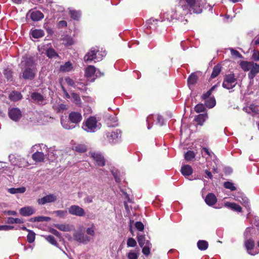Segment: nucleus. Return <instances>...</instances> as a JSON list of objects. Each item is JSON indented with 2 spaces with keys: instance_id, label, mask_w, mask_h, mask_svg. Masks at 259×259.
<instances>
[{
  "instance_id": "nucleus-29",
  "label": "nucleus",
  "mask_w": 259,
  "mask_h": 259,
  "mask_svg": "<svg viewBox=\"0 0 259 259\" xmlns=\"http://www.w3.org/2000/svg\"><path fill=\"white\" fill-rule=\"evenodd\" d=\"M207 118L208 116L207 114H200L195 117V120L199 125H202Z\"/></svg>"
},
{
  "instance_id": "nucleus-13",
  "label": "nucleus",
  "mask_w": 259,
  "mask_h": 259,
  "mask_svg": "<svg viewBox=\"0 0 259 259\" xmlns=\"http://www.w3.org/2000/svg\"><path fill=\"white\" fill-rule=\"evenodd\" d=\"M91 157L96 164L100 166H103L105 165V160L103 156L99 153L93 152L90 153Z\"/></svg>"
},
{
  "instance_id": "nucleus-44",
  "label": "nucleus",
  "mask_w": 259,
  "mask_h": 259,
  "mask_svg": "<svg viewBox=\"0 0 259 259\" xmlns=\"http://www.w3.org/2000/svg\"><path fill=\"white\" fill-rule=\"evenodd\" d=\"M113 176L114 177V179L116 182L119 183L121 181L120 178V174L119 172L116 169H112L111 170Z\"/></svg>"
},
{
  "instance_id": "nucleus-59",
  "label": "nucleus",
  "mask_w": 259,
  "mask_h": 259,
  "mask_svg": "<svg viewBox=\"0 0 259 259\" xmlns=\"http://www.w3.org/2000/svg\"><path fill=\"white\" fill-rule=\"evenodd\" d=\"M252 58L254 61H259V51L254 50Z\"/></svg>"
},
{
  "instance_id": "nucleus-46",
  "label": "nucleus",
  "mask_w": 259,
  "mask_h": 259,
  "mask_svg": "<svg viewBox=\"0 0 259 259\" xmlns=\"http://www.w3.org/2000/svg\"><path fill=\"white\" fill-rule=\"evenodd\" d=\"M27 239L28 242L32 243L35 240V233L32 231H29Z\"/></svg>"
},
{
  "instance_id": "nucleus-55",
  "label": "nucleus",
  "mask_w": 259,
  "mask_h": 259,
  "mask_svg": "<svg viewBox=\"0 0 259 259\" xmlns=\"http://www.w3.org/2000/svg\"><path fill=\"white\" fill-rule=\"evenodd\" d=\"M128 259H138L139 255L137 253L130 251L127 255Z\"/></svg>"
},
{
  "instance_id": "nucleus-38",
  "label": "nucleus",
  "mask_w": 259,
  "mask_h": 259,
  "mask_svg": "<svg viewBox=\"0 0 259 259\" xmlns=\"http://www.w3.org/2000/svg\"><path fill=\"white\" fill-rule=\"evenodd\" d=\"M137 239L140 247H142L146 243L147 244V242H150L149 240H146L145 236L142 235H138Z\"/></svg>"
},
{
  "instance_id": "nucleus-49",
  "label": "nucleus",
  "mask_w": 259,
  "mask_h": 259,
  "mask_svg": "<svg viewBox=\"0 0 259 259\" xmlns=\"http://www.w3.org/2000/svg\"><path fill=\"white\" fill-rule=\"evenodd\" d=\"M45 237V239L52 245H57V241H56V240L55 239V238L53 236L48 235V236H46Z\"/></svg>"
},
{
  "instance_id": "nucleus-60",
  "label": "nucleus",
  "mask_w": 259,
  "mask_h": 259,
  "mask_svg": "<svg viewBox=\"0 0 259 259\" xmlns=\"http://www.w3.org/2000/svg\"><path fill=\"white\" fill-rule=\"evenodd\" d=\"M135 227L140 231H143L144 228V225L140 222H136L135 224Z\"/></svg>"
},
{
  "instance_id": "nucleus-4",
  "label": "nucleus",
  "mask_w": 259,
  "mask_h": 259,
  "mask_svg": "<svg viewBox=\"0 0 259 259\" xmlns=\"http://www.w3.org/2000/svg\"><path fill=\"white\" fill-rule=\"evenodd\" d=\"M106 55V53L105 50L103 49L100 50L97 47H93L84 56V61L87 63H90L92 61L99 62L103 59Z\"/></svg>"
},
{
  "instance_id": "nucleus-54",
  "label": "nucleus",
  "mask_w": 259,
  "mask_h": 259,
  "mask_svg": "<svg viewBox=\"0 0 259 259\" xmlns=\"http://www.w3.org/2000/svg\"><path fill=\"white\" fill-rule=\"evenodd\" d=\"M216 86V85H213L208 91H207L206 93L203 94L202 96V98L203 99H206L207 98H208L211 95L212 91L214 90Z\"/></svg>"
},
{
  "instance_id": "nucleus-15",
  "label": "nucleus",
  "mask_w": 259,
  "mask_h": 259,
  "mask_svg": "<svg viewBox=\"0 0 259 259\" xmlns=\"http://www.w3.org/2000/svg\"><path fill=\"white\" fill-rule=\"evenodd\" d=\"M27 15H29L31 19L33 21H38L44 18L43 14L37 10H30L27 13Z\"/></svg>"
},
{
  "instance_id": "nucleus-18",
  "label": "nucleus",
  "mask_w": 259,
  "mask_h": 259,
  "mask_svg": "<svg viewBox=\"0 0 259 259\" xmlns=\"http://www.w3.org/2000/svg\"><path fill=\"white\" fill-rule=\"evenodd\" d=\"M55 227L59 230L64 232H68L72 230L73 226L68 224H58L55 225Z\"/></svg>"
},
{
  "instance_id": "nucleus-28",
  "label": "nucleus",
  "mask_w": 259,
  "mask_h": 259,
  "mask_svg": "<svg viewBox=\"0 0 259 259\" xmlns=\"http://www.w3.org/2000/svg\"><path fill=\"white\" fill-rule=\"evenodd\" d=\"M225 206L231 208L232 210L235 211L239 212L242 211L241 207L235 203L226 202L225 203Z\"/></svg>"
},
{
  "instance_id": "nucleus-20",
  "label": "nucleus",
  "mask_w": 259,
  "mask_h": 259,
  "mask_svg": "<svg viewBox=\"0 0 259 259\" xmlns=\"http://www.w3.org/2000/svg\"><path fill=\"white\" fill-rule=\"evenodd\" d=\"M217 201V199L215 196L212 193L208 194L205 199L206 203L209 206L214 204Z\"/></svg>"
},
{
  "instance_id": "nucleus-3",
  "label": "nucleus",
  "mask_w": 259,
  "mask_h": 259,
  "mask_svg": "<svg viewBox=\"0 0 259 259\" xmlns=\"http://www.w3.org/2000/svg\"><path fill=\"white\" fill-rule=\"evenodd\" d=\"M81 113L79 111H72L68 115L69 121L63 118L61 119V123L64 128L71 130L75 127L73 124H78L82 120Z\"/></svg>"
},
{
  "instance_id": "nucleus-42",
  "label": "nucleus",
  "mask_w": 259,
  "mask_h": 259,
  "mask_svg": "<svg viewBox=\"0 0 259 259\" xmlns=\"http://www.w3.org/2000/svg\"><path fill=\"white\" fill-rule=\"evenodd\" d=\"M69 13L71 18L74 20H77L80 16L79 12L70 10H69Z\"/></svg>"
},
{
  "instance_id": "nucleus-8",
  "label": "nucleus",
  "mask_w": 259,
  "mask_h": 259,
  "mask_svg": "<svg viewBox=\"0 0 259 259\" xmlns=\"http://www.w3.org/2000/svg\"><path fill=\"white\" fill-rule=\"evenodd\" d=\"M236 79L235 78L234 74H227L225 76L224 80L223 82V87L227 89H233L237 83Z\"/></svg>"
},
{
  "instance_id": "nucleus-34",
  "label": "nucleus",
  "mask_w": 259,
  "mask_h": 259,
  "mask_svg": "<svg viewBox=\"0 0 259 259\" xmlns=\"http://www.w3.org/2000/svg\"><path fill=\"white\" fill-rule=\"evenodd\" d=\"M44 32L41 29H35L31 31V35L35 38H38L44 36Z\"/></svg>"
},
{
  "instance_id": "nucleus-35",
  "label": "nucleus",
  "mask_w": 259,
  "mask_h": 259,
  "mask_svg": "<svg viewBox=\"0 0 259 259\" xmlns=\"http://www.w3.org/2000/svg\"><path fill=\"white\" fill-rule=\"evenodd\" d=\"M208 246V242L205 240H199L197 242V247L201 250L207 249Z\"/></svg>"
},
{
  "instance_id": "nucleus-5",
  "label": "nucleus",
  "mask_w": 259,
  "mask_h": 259,
  "mask_svg": "<svg viewBox=\"0 0 259 259\" xmlns=\"http://www.w3.org/2000/svg\"><path fill=\"white\" fill-rule=\"evenodd\" d=\"M240 66L244 71H250L248 74V77L250 80L253 79L255 75L259 73V64L252 61H242L240 63Z\"/></svg>"
},
{
  "instance_id": "nucleus-50",
  "label": "nucleus",
  "mask_w": 259,
  "mask_h": 259,
  "mask_svg": "<svg viewBox=\"0 0 259 259\" xmlns=\"http://www.w3.org/2000/svg\"><path fill=\"white\" fill-rule=\"evenodd\" d=\"M225 188L231 190V191H234L236 190V187L234 186L233 183L230 182H226L224 184Z\"/></svg>"
},
{
  "instance_id": "nucleus-10",
  "label": "nucleus",
  "mask_w": 259,
  "mask_h": 259,
  "mask_svg": "<svg viewBox=\"0 0 259 259\" xmlns=\"http://www.w3.org/2000/svg\"><path fill=\"white\" fill-rule=\"evenodd\" d=\"M68 212L71 215L80 217H83L85 214L84 210L77 205L70 206L68 208Z\"/></svg>"
},
{
  "instance_id": "nucleus-61",
  "label": "nucleus",
  "mask_w": 259,
  "mask_h": 259,
  "mask_svg": "<svg viewBox=\"0 0 259 259\" xmlns=\"http://www.w3.org/2000/svg\"><path fill=\"white\" fill-rule=\"evenodd\" d=\"M231 54L233 56H235L237 57H238V58H241V54L239 53L238 51H236V50H235L234 49H231Z\"/></svg>"
},
{
  "instance_id": "nucleus-27",
  "label": "nucleus",
  "mask_w": 259,
  "mask_h": 259,
  "mask_svg": "<svg viewBox=\"0 0 259 259\" xmlns=\"http://www.w3.org/2000/svg\"><path fill=\"white\" fill-rule=\"evenodd\" d=\"M22 98V96L21 93L16 91H13L9 95V99L14 102L20 100Z\"/></svg>"
},
{
  "instance_id": "nucleus-39",
  "label": "nucleus",
  "mask_w": 259,
  "mask_h": 259,
  "mask_svg": "<svg viewBox=\"0 0 259 259\" xmlns=\"http://www.w3.org/2000/svg\"><path fill=\"white\" fill-rule=\"evenodd\" d=\"M196 156L195 153L192 151H188L185 154V159L187 161H190L194 159Z\"/></svg>"
},
{
  "instance_id": "nucleus-56",
  "label": "nucleus",
  "mask_w": 259,
  "mask_h": 259,
  "mask_svg": "<svg viewBox=\"0 0 259 259\" xmlns=\"http://www.w3.org/2000/svg\"><path fill=\"white\" fill-rule=\"evenodd\" d=\"M54 213L59 217H65L67 214V210H57L54 212Z\"/></svg>"
},
{
  "instance_id": "nucleus-25",
  "label": "nucleus",
  "mask_w": 259,
  "mask_h": 259,
  "mask_svg": "<svg viewBox=\"0 0 259 259\" xmlns=\"http://www.w3.org/2000/svg\"><path fill=\"white\" fill-rule=\"evenodd\" d=\"M72 149L78 152L83 153L87 151V146L84 144H75L72 147Z\"/></svg>"
},
{
  "instance_id": "nucleus-53",
  "label": "nucleus",
  "mask_w": 259,
  "mask_h": 259,
  "mask_svg": "<svg viewBox=\"0 0 259 259\" xmlns=\"http://www.w3.org/2000/svg\"><path fill=\"white\" fill-rule=\"evenodd\" d=\"M137 245L136 241L133 238H130L127 241L128 247H135Z\"/></svg>"
},
{
  "instance_id": "nucleus-45",
  "label": "nucleus",
  "mask_w": 259,
  "mask_h": 259,
  "mask_svg": "<svg viewBox=\"0 0 259 259\" xmlns=\"http://www.w3.org/2000/svg\"><path fill=\"white\" fill-rule=\"evenodd\" d=\"M8 222L10 224H22L23 223L22 220L18 218H9Z\"/></svg>"
},
{
  "instance_id": "nucleus-11",
  "label": "nucleus",
  "mask_w": 259,
  "mask_h": 259,
  "mask_svg": "<svg viewBox=\"0 0 259 259\" xmlns=\"http://www.w3.org/2000/svg\"><path fill=\"white\" fill-rule=\"evenodd\" d=\"M9 116L14 121H18L22 117V112L18 108H12L9 110Z\"/></svg>"
},
{
  "instance_id": "nucleus-17",
  "label": "nucleus",
  "mask_w": 259,
  "mask_h": 259,
  "mask_svg": "<svg viewBox=\"0 0 259 259\" xmlns=\"http://www.w3.org/2000/svg\"><path fill=\"white\" fill-rule=\"evenodd\" d=\"M235 199L240 202L246 208L247 210L250 209L249 200L243 194H241L240 196H236Z\"/></svg>"
},
{
  "instance_id": "nucleus-9",
  "label": "nucleus",
  "mask_w": 259,
  "mask_h": 259,
  "mask_svg": "<svg viewBox=\"0 0 259 259\" xmlns=\"http://www.w3.org/2000/svg\"><path fill=\"white\" fill-rule=\"evenodd\" d=\"M121 131L116 129L112 132H108L106 133V136L108 141L110 143L115 144L120 141L121 139Z\"/></svg>"
},
{
  "instance_id": "nucleus-23",
  "label": "nucleus",
  "mask_w": 259,
  "mask_h": 259,
  "mask_svg": "<svg viewBox=\"0 0 259 259\" xmlns=\"http://www.w3.org/2000/svg\"><path fill=\"white\" fill-rule=\"evenodd\" d=\"M32 157L36 162H42L45 159V156L43 152L36 151L32 154Z\"/></svg>"
},
{
  "instance_id": "nucleus-63",
  "label": "nucleus",
  "mask_w": 259,
  "mask_h": 259,
  "mask_svg": "<svg viewBox=\"0 0 259 259\" xmlns=\"http://www.w3.org/2000/svg\"><path fill=\"white\" fill-rule=\"evenodd\" d=\"M153 117L154 116L153 115H150L147 118L146 121L148 123V129L149 130L151 128L150 126V122L153 119Z\"/></svg>"
},
{
  "instance_id": "nucleus-62",
  "label": "nucleus",
  "mask_w": 259,
  "mask_h": 259,
  "mask_svg": "<svg viewBox=\"0 0 259 259\" xmlns=\"http://www.w3.org/2000/svg\"><path fill=\"white\" fill-rule=\"evenodd\" d=\"M2 230L4 231H8L10 230H12L14 228V227L12 226L9 225H3L2 226Z\"/></svg>"
},
{
  "instance_id": "nucleus-41",
  "label": "nucleus",
  "mask_w": 259,
  "mask_h": 259,
  "mask_svg": "<svg viewBox=\"0 0 259 259\" xmlns=\"http://www.w3.org/2000/svg\"><path fill=\"white\" fill-rule=\"evenodd\" d=\"M206 106L209 108L213 107L215 105V100L214 98H209L206 100L205 102Z\"/></svg>"
},
{
  "instance_id": "nucleus-30",
  "label": "nucleus",
  "mask_w": 259,
  "mask_h": 259,
  "mask_svg": "<svg viewBox=\"0 0 259 259\" xmlns=\"http://www.w3.org/2000/svg\"><path fill=\"white\" fill-rule=\"evenodd\" d=\"M15 159L18 161H16L15 164L18 165L19 167H23L28 165V162L24 158L20 156H17Z\"/></svg>"
},
{
  "instance_id": "nucleus-16",
  "label": "nucleus",
  "mask_w": 259,
  "mask_h": 259,
  "mask_svg": "<svg viewBox=\"0 0 259 259\" xmlns=\"http://www.w3.org/2000/svg\"><path fill=\"white\" fill-rule=\"evenodd\" d=\"M35 210L31 206H25L21 208L20 210V213L25 217L29 216L34 213Z\"/></svg>"
},
{
  "instance_id": "nucleus-14",
  "label": "nucleus",
  "mask_w": 259,
  "mask_h": 259,
  "mask_svg": "<svg viewBox=\"0 0 259 259\" xmlns=\"http://www.w3.org/2000/svg\"><path fill=\"white\" fill-rule=\"evenodd\" d=\"M57 199V197L55 195L49 194L42 198L38 199L37 202L39 204L44 205L48 203L54 202L56 201Z\"/></svg>"
},
{
  "instance_id": "nucleus-12",
  "label": "nucleus",
  "mask_w": 259,
  "mask_h": 259,
  "mask_svg": "<svg viewBox=\"0 0 259 259\" xmlns=\"http://www.w3.org/2000/svg\"><path fill=\"white\" fill-rule=\"evenodd\" d=\"M99 70H96V68L92 65L88 66L85 70V75L87 78H91L95 76L96 77L103 75Z\"/></svg>"
},
{
  "instance_id": "nucleus-1",
  "label": "nucleus",
  "mask_w": 259,
  "mask_h": 259,
  "mask_svg": "<svg viewBox=\"0 0 259 259\" xmlns=\"http://www.w3.org/2000/svg\"><path fill=\"white\" fill-rule=\"evenodd\" d=\"M204 3L202 0H180L176 9H172L163 14V18L169 21L178 20L180 17L193 12L199 14L202 11Z\"/></svg>"
},
{
  "instance_id": "nucleus-43",
  "label": "nucleus",
  "mask_w": 259,
  "mask_h": 259,
  "mask_svg": "<svg viewBox=\"0 0 259 259\" xmlns=\"http://www.w3.org/2000/svg\"><path fill=\"white\" fill-rule=\"evenodd\" d=\"M71 96L72 100L75 104H79L80 103V98L78 94L72 93Z\"/></svg>"
},
{
  "instance_id": "nucleus-31",
  "label": "nucleus",
  "mask_w": 259,
  "mask_h": 259,
  "mask_svg": "<svg viewBox=\"0 0 259 259\" xmlns=\"http://www.w3.org/2000/svg\"><path fill=\"white\" fill-rule=\"evenodd\" d=\"M197 81V76L194 73L191 74L188 78V84L190 88L193 86Z\"/></svg>"
},
{
  "instance_id": "nucleus-24",
  "label": "nucleus",
  "mask_w": 259,
  "mask_h": 259,
  "mask_svg": "<svg viewBox=\"0 0 259 259\" xmlns=\"http://www.w3.org/2000/svg\"><path fill=\"white\" fill-rule=\"evenodd\" d=\"M244 244L249 254L251 255H254L255 254V253L251 252V250L254 246V243L253 240L251 239L247 240L245 241Z\"/></svg>"
},
{
  "instance_id": "nucleus-21",
  "label": "nucleus",
  "mask_w": 259,
  "mask_h": 259,
  "mask_svg": "<svg viewBox=\"0 0 259 259\" xmlns=\"http://www.w3.org/2000/svg\"><path fill=\"white\" fill-rule=\"evenodd\" d=\"M243 111L249 114H257L258 112L257 107L254 104H250L249 106L244 107Z\"/></svg>"
},
{
  "instance_id": "nucleus-22",
  "label": "nucleus",
  "mask_w": 259,
  "mask_h": 259,
  "mask_svg": "<svg viewBox=\"0 0 259 259\" xmlns=\"http://www.w3.org/2000/svg\"><path fill=\"white\" fill-rule=\"evenodd\" d=\"M26 188L21 187L19 188H11L7 189L8 192L11 194H23L26 191Z\"/></svg>"
},
{
  "instance_id": "nucleus-58",
  "label": "nucleus",
  "mask_w": 259,
  "mask_h": 259,
  "mask_svg": "<svg viewBox=\"0 0 259 259\" xmlns=\"http://www.w3.org/2000/svg\"><path fill=\"white\" fill-rule=\"evenodd\" d=\"M66 81L69 85L72 86L74 88H77L79 89V88L77 87V84H76V83L74 82V81L72 79H71L70 78H66Z\"/></svg>"
},
{
  "instance_id": "nucleus-52",
  "label": "nucleus",
  "mask_w": 259,
  "mask_h": 259,
  "mask_svg": "<svg viewBox=\"0 0 259 259\" xmlns=\"http://www.w3.org/2000/svg\"><path fill=\"white\" fill-rule=\"evenodd\" d=\"M73 43H74L73 40L72 38H71V37H66L64 39V44H65V46H71L72 45H73Z\"/></svg>"
},
{
  "instance_id": "nucleus-36",
  "label": "nucleus",
  "mask_w": 259,
  "mask_h": 259,
  "mask_svg": "<svg viewBox=\"0 0 259 259\" xmlns=\"http://www.w3.org/2000/svg\"><path fill=\"white\" fill-rule=\"evenodd\" d=\"M221 68L222 67L219 64L214 66L211 75V77L213 78L217 77L220 73Z\"/></svg>"
},
{
  "instance_id": "nucleus-51",
  "label": "nucleus",
  "mask_w": 259,
  "mask_h": 259,
  "mask_svg": "<svg viewBox=\"0 0 259 259\" xmlns=\"http://www.w3.org/2000/svg\"><path fill=\"white\" fill-rule=\"evenodd\" d=\"M194 109L196 112L199 113L204 111L205 107L202 104H198L195 106Z\"/></svg>"
},
{
  "instance_id": "nucleus-33",
  "label": "nucleus",
  "mask_w": 259,
  "mask_h": 259,
  "mask_svg": "<svg viewBox=\"0 0 259 259\" xmlns=\"http://www.w3.org/2000/svg\"><path fill=\"white\" fill-rule=\"evenodd\" d=\"M152 247V244L150 242H147V244L144 245L142 247H141L142 248V252L143 253L147 256L150 253V249Z\"/></svg>"
},
{
  "instance_id": "nucleus-40",
  "label": "nucleus",
  "mask_w": 259,
  "mask_h": 259,
  "mask_svg": "<svg viewBox=\"0 0 259 259\" xmlns=\"http://www.w3.org/2000/svg\"><path fill=\"white\" fill-rule=\"evenodd\" d=\"M46 54L47 56L50 58H56L58 57V54L52 48L47 50Z\"/></svg>"
},
{
  "instance_id": "nucleus-6",
  "label": "nucleus",
  "mask_w": 259,
  "mask_h": 259,
  "mask_svg": "<svg viewBox=\"0 0 259 259\" xmlns=\"http://www.w3.org/2000/svg\"><path fill=\"white\" fill-rule=\"evenodd\" d=\"M101 124L94 117H90L82 123V129L89 133H94L101 128Z\"/></svg>"
},
{
  "instance_id": "nucleus-37",
  "label": "nucleus",
  "mask_w": 259,
  "mask_h": 259,
  "mask_svg": "<svg viewBox=\"0 0 259 259\" xmlns=\"http://www.w3.org/2000/svg\"><path fill=\"white\" fill-rule=\"evenodd\" d=\"M96 226L94 224H91L90 226L87 228L86 232L88 235L94 236L95 235Z\"/></svg>"
},
{
  "instance_id": "nucleus-7",
  "label": "nucleus",
  "mask_w": 259,
  "mask_h": 259,
  "mask_svg": "<svg viewBox=\"0 0 259 259\" xmlns=\"http://www.w3.org/2000/svg\"><path fill=\"white\" fill-rule=\"evenodd\" d=\"M73 237L75 241L83 244H87L91 240V238L81 230L75 231L73 234Z\"/></svg>"
},
{
  "instance_id": "nucleus-47",
  "label": "nucleus",
  "mask_w": 259,
  "mask_h": 259,
  "mask_svg": "<svg viewBox=\"0 0 259 259\" xmlns=\"http://www.w3.org/2000/svg\"><path fill=\"white\" fill-rule=\"evenodd\" d=\"M51 218L48 217L39 216L34 217V222H48L50 221Z\"/></svg>"
},
{
  "instance_id": "nucleus-2",
  "label": "nucleus",
  "mask_w": 259,
  "mask_h": 259,
  "mask_svg": "<svg viewBox=\"0 0 259 259\" xmlns=\"http://www.w3.org/2000/svg\"><path fill=\"white\" fill-rule=\"evenodd\" d=\"M20 65L25 67L23 71L22 78L28 80L34 79L36 73V69L34 66L33 58L31 57L24 56Z\"/></svg>"
},
{
  "instance_id": "nucleus-19",
  "label": "nucleus",
  "mask_w": 259,
  "mask_h": 259,
  "mask_svg": "<svg viewBox=\"0 0 259 259\" xmlns=\"http://www.w3.org/2000/svg\"><path fill=\"white\" fill-rule=\"evenodd\" d=\"M31 98L34 103L41 104L44 100V97L39 93L33 92L31 94Z\"/></svg>"
},
{
  "instance_id": "nucleus-48",
  "label": "nucleus",
  "mask_w": 259,
  "mask_h": 259,
  "mask_svg": "<svg viewBox=\"0 0 259 259\" xmlns=\"http://www.w3.org/2000/svg\"><path fill=\"white\" fill-rule=\"evenodd\" d=\"M4 74L7 79L9 80H11L12 77V71L9 68L4 70Z\"/></svg>"
},
{
  "instance_id": "nucleus-57",
  "label": "nucleus",
  "mask_w": 259,
  "mask_h": 259,
  "mask_svg": "<svg viewBox=\"0 0 259 259\" xmlns=\"http://www.w3.org/2000/svg\"><path fill=\"white\" fill-rule=\"evenodd\" d=\"M155 116L156 117L157 119L156 123L160 126L164 124V120L162 117L160 115H156Z\"/></svg>"
},
{
  "instance_id": "nucleus-32",
  "label": "nucleus",
  "mask_w": 259,
  "mask_h": 259,
  "mask_svg": "<svg viewBox=\"0 0 259 259\" xmlns=\"http://www.w3.org/2000/svg\"><path fill=\"white\" fill-rule=\"evenodd\" d=\"M72 68V64L70 62H67L60 66V70L62 72H68L71 71Z\"/></svg>"
},
{
  "instance_id": "nucleus-64",
  "label": "nucleus",
  "mask_w": 259,
  "mask_h": 259,
  "mask_svg": "<svg viewBox=\"0 0 259 259\" xmlns=\"http://www.w3.org/2000/svg\"><path fill=\"white\" fill-rule=\"evenodd\" d=\"M50 232L57 237H60L61 236V234L55 229H51Z\"/></svg>"
},
{
  "instance_id": "nucleus-26",
  "label": "nucleus",
  "mask_w": 259,
  "mask_h": 259,
  "mask_svg": "<svg viewBox=\"0 0 259 259\" xmlns=\"http://www.w3.org/2000/svg\"><path fill=\"white\" fill-rule=\"evenodd\" d=\"M181 172L185 176L191 175L193 172V169L189 165H185L181 167Z\"/></svg>"
}]
</instances>
